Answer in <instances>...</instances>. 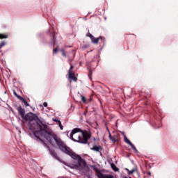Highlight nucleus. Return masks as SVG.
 <instances>
[{"label": "nucleus", "instance_id": "obj_1", "mask_svg": "<svg viewBox=\"0 0 178 178\" xmlns=\"http://www.w3.org/2000/svg\"><path fill=\"white\" fill-rule=\"evenodd\" d=\"M44 132H45L44 138L48 141V143L54 145V143H52V138H53L56 142L57 147H58V149L60 151H62V152H64V154L69 155V156H71L72 159H78L79 166H81V165H83V166H86V161L81 159L80 156L73 152V151L70 149V147H67V145H66V144L63 142L60 138H58L56 134H55L51 131H44Z\"/></svg>", "mask_w": 178, "mask_h": 178}, {"label": "nucleus", "instance_id": "obj_2", "mask_svg": "<svg viewBox=\"0 0 178 178\" xmlns=\"http://www.w3.org/2000/svg\"><path fill=\"white\" fill-rule=\"evenodd\" d=\"M70 138L75 143L87 144L88 140L91 138V133L87 130L83 131L80 128H74L70 134Z\"/></svg>", "mask_w": 178, "mask_h": 178}, {"label": "nucleus", "instance_id": "obj_3", "mask_svg": "<svg viewBox=\"0 0 178 178\" xmlns=\"http://www.w3.org/2000/svg\"><path fill=\"white\" fill-rule=\"evenodd\" d=\"M24 120L33 122V120H38L40 124H42V121L40 120L36 114L33 113H28L23 118Z\"/></svg>", "mask_w": 178, "mask_h": 178}, {"label": "nucleus", "instance_id": "obj_4", "mask_svg": "<svg viewBox=\"0 0 178 178\" xmlns=\"http://www.w3.org/2000/svg\"><path fill=\"white\" fill-rule=\"evenodd\" d=\"M43 145L47 147L50 155L53 158H54V159H56L57 161H60V159L59 158V156H58V154H56L55 149L49 148V146H48V145L45 142H43Z\"/></svg>", "mask_w": 178, "mask_h": 178}, {"label": "nucleus", "instance_id": "obj_5", "mask_svg": "<svg viewBox=\"0 0 178 178\" xmlns=\"http://www.w3.org/2000/svg\"><path fill=\"white\" fill-rule=\"evenodd\" d=\"M29 129L31 130H35V131H42V126L40 125L38 122H35L33 124L29 123Z\"/></svg>", "mask_w": 178, "mask_h": 178}, {"label": "nucleus", "instance_id": "obj_6", "mask_svg": "<svg viewBox=\"0 0 178 178\" xmlns=\"http://www.w3.org/2000/svg\"><path fill=\"white\" fill-rule=\"evenodd\" d=\"M95 172L98 178H114L113 175L103 174L101 170H98L97 168H95Z\"/></svg>", "mask_w": 178, "mask_h": 178}, {"label": "nucleus", "instance_id": "obj_7", "mask_svg": "<svg viewBox=\"0 0 178 178\" xmlns=\"http://www.w3.org/2000/svg\"><path fill=\"white\" fill-rule=\"evenodd\" d=\"M17 111H18L19 115H21V118H22V119H24V118L25 116L24 114L26 113V111H24V109L23 108H22V106L17 107Z\"/></svg>", "mask_w": 178, "mask_h": 178}, {"label": "nucleus", "instance_id": "obj_8", "mask_svg": "<svg viewBox=\"0 0 178 178\" xmlns=\"http://www.w3.org/2000/svg\"><path fill=\"white\" fill-rule=\"evenodd\" d=\"M91 149L92 151H95V152H100V155H102V153L101 152V151H102L103 148L102 147L101 145H93L92 148H91Z\"/></svg>", "mask_w": 178, "mask_h": 178}, {"label": "nucleus", "instance_id": "obj_9", "mask_svg": "<svg viewBox=\"0 0 178 178\" xmlns=\"http://www.w3.org/2000/svg\"><path fill=\"white\" fill-rule=\"evenodd\" d=\"M50 35H51L53 47H55V42L56 41V37L55 36V33H50Z\"/></svg>", "mask_w": 178, "mask_h": 178}, {"label": "nucleus", "instance_id": "obj_10", "mask_svg": "<svg viewBox=\"0 0 178 178\" xmlns=\"http://www.w3.org/2000/svg\"><path fill=\"white\" fill-rule=\"evenodd\" d=\"M99 40H104V38L100 37V38H95V37H94L93 39L91 40V41L93 44H98V42H99Z\"/></svg>", "mask_w": 178, "mask_h": 178}, {"label": "nucleus", "instance_id": "obj_11", "mask_svg": "<svg viewBox=\"0 0 178 178\" xmlns=\"http://www.w3.org/2000/svg\"><path fill=\"white\" fill-rule=\"evenodd\" d=\"M19 101H22V102L25 105V106H30V104H29V102L26 101V99L23 98L22 97H19Z\"/></svg>", "mask_w": 178, "mask_h": 178}, {"label": "nucleus", "instance_id": "obj_12", "mask_svg": "<svg viewBox=\"0 0 178 178\" xmlns=\"http://www.w3.org/2000/svg\"><path fill=\"white\" fill-rule=\"evenodd\" d=\"M109 138L110 140L115 144L116 141H118V139H116V136H113L109 133Z\"/></svg>", "mask_w": 178, "mask_h": 178}, {"label": "nucleus", "instance_id": "obj_13", "mask_svg": "<svg viewBox=\"0 0 178 178\" xmlns=\"http://www.w3.org/2000/svg\"><path fill=\"white\" fill-rule=\"evenodd\" d=\"M124 142L128 144V145H132L133 143L129 140V138H127V136H126V135L124 136Z\"/></svg>", "mask_w": 178, "mask_h": 178}, {"label": "nucleus", "instance_id": "obj_14", "mask_svg": "<svg viewBox=\"0 0 178 178\" xmlns=\"http://www.w3.org/2000/svg\"><path fill=\"white\" fill-rule=\"evenodd\" d=\"M111 167L113 169V170H114V172H119V168L118 167H116L115 163H111Z\"/></svg>", "mask_w": 178, "mask_h": 178}, {"label": "nucleus", "instance_id": "obj_15", "mask_svg": "<svg viewBox=\"0 0 178 178\" xmlns=\"http://www.w3.org/2000/svg\"><path fill=\"white\" fill-rule=\"evenodd\" d=\"M3 38H8V34L0 33V40H3Z\"/></svg>", "mask_w": 178, "mask_h": 178}, {"label": "nucleus", "instance_id": "obj_16", "mask_svg": "<svg viewBox=\"0 0 178 178\" xmlns=\"http://www.w3.org/2000/svg\"><path fill=\"white\" fill-rule=\"evenodd\" d=\"M128 171V175H133L136 171V168L132 169L131 170H129V169H126Z\"/></svg>", "mask_w": 178, "mask_h": 178}, {"label": "nucleus", "instance_id": "obj_17", "mask_svg": "<svg viewBox=\"0 0 178 178\" xmlns=\"http://www.w3.org/2000/svg\"><path fill=\"white\" fill-rule=\"evenodd\" d=\"M68 76H69V79H72L73 77H74V73L73 72H68Z\"/></svg>", "mask_w": 178, "mask_h": 178}, {"label": "nucleus", "instance_id": "obj_18", "mask_svg": "<svg viewBox=\"0 0 178 178\" xmlns=\"http://www.w3.org/2000/svg\"><path fill=\"white\" fill-rule=\"evenodd\" d=\"M81 101L82 102H83V104H86V102H87V99L86 98V97L81 95Z\"/></svg>", "mask_w": 178, "mask_h": 178}, {"label": "nucleus", "instance_id": "obj_19", "mask_svg": "<svg viewBox=\"0 0 178 178\" xmlns=\"http://www.w3.org/2000/svg\"><path fill=\"white\" fill-rule=\"evenodd\" d=\"M6 43L4 41H1L0 43V49H1L3 47H5Z\"/></svg>", "mask_w": 178, "mask_h": 178}, {"label": "nucleus", "instance_id": "obj_20", "mask_svg": "<svg viewBox=\"0 0 178 178\" xmlns=\"http://www.w3.org/2000/svg\"><path fill=\"white\" fill-rule=\"evenodd\" d=\"M130 147H131L132 149H134V151L137 152V148L136 147V146H134V145L132 143L130 145Z\"/></svg>", "mask_w": 178, "mask_h": 178}, {"label": "nucleus", "instance_id": "obj_21", "mask_svg": "<svg viewBox=\"0 0 178 178\" xmlns=\"http://www.w3.org/2000/svg\"><path fill=\"white\" fill-rule=\"evenodd\" d=\"M86 35L87 37H90L91 40H94V35H92L91 33H88Z\"/></svg>", "mask_w": 178, "mask_h": 178}, {"label": "nucleus", "instance_id": "obj_22", "mask_svg": "<svg viewBox=\"0 0 178 178\" xmlns=\"http://www.w3.org/2000/svg\"><path fill=\"white\" fill-rule=\"evenodd\" d=\"M86 35L87 37H90L91 40H94V35H92L91 33H88Z\"/></svg>", "mask_w": 178, "mask_h": 178}, {"label": "nucleus", "instance_id": "obj_23", "mask_svg": "<svg viewBox=\"0 0 178 178\" xmlns=\"http://www.w3.org/2000/svg\"><path fill=\"white\" fill-rule=\"evenodd\" d=\"M59 48V47H57L56 48L53 49V52L54 54H58V49Z\"/></svg>", "mask_w": 178, "mask_h": 178}, {"label": "nucleus", "instance_id": "obj_24", "mask_svg": "<svg viewBox=\"0 0 178 178\" xmlns=\"http://www.w3.org/2000/svg\"><path fill=\"white\" fill-rule=\"evenodd\" d=\"M60 51L62 52L63 56L66 57V53L65 52V50L63 49H62Z\"/></svg>", "mask_w": 178, "mask_h": 178}, {"label": "nucleus", "instance_id": "obj_25", "mask_svg": "<svg viewBox=\"0 0 178 178\" xmlns=\"http://www.w3.org/2000/svg\"><path fill=\"white\" fill-rule=\"evenodd\" d=\"M73 65H71V67H70V70H69V72H68V73H73Z\"/></svg>", "mask_w": 178, "mask_h": 178}, {"label": "nucleus", "instance_id": "obj_26", "mask_svg": "<svg viewBox=\"0 0 178 178\" xmlns=\"http://www.w3.org/2000/svg\"><path fill=\"white\" fill-rule=\"evenodd\" d=\"M58 126H59L60 130H63V126L62 125V122H60V124H58Z\"/></svg>", "mask_w": 178, "mask_h": 178}, {"label": "nucleus", "instance_id": "obj_27", "mask_svg": "<svg viewBox=\"0 0 178 178\" xmlns=\"http://www.w3.org/2000/svg\"><path fill=\"white\" fill-rule=\"evenodd\" d=\"M14 95H15V97H17V98H18V99H19V97H22V96L17 95V93L16 92V91H14Z\"/></svg>", "mask_w": 178, "mask_h": 178}, {"label": "nucleus", "instance_id": "obj_28", "mask_svg": "<svg viewBox=\"0 0 178 178\" xmlns=\"http://www.w3.org/2000/svg\"><path fill=\"white\" fill-rule=\"evenodd\" d=\"M72 80L74 81H77V77H76V75L74 76H72Z\"/></svg>", "mask_w": 178, "mask_h": 178}, {"label": "nucleus", "instance_id": "obj_29", "mask_svg": "<svg viewBox=\"0 0 178 178\" xmlns=\"http://www.w3.org/2000/svg\"><path fill=\"white\" fill-rule=\"evenodd\" d=\"M54 121L56 122V123H58V124L61 123L60 120H59L56 119V120H54Z\"/></svg>", "mask_w": 178, "mask_h": 178}, {"label": "nucleus", "instance_id": "obj_30", "mask_svg": "<svg viewBox=\"0 0 178 178\" xmlns=\"http://www.w3.org/2000/svg\"><path fill=\"white\" fill-rule=\"evenodd\" d=\"M43 106H44V108H47V106H48V103L47 102H44L43 103Z\"/></svg>", "mask_w": 178, "mask_h": 178}, {"label": "nucleus", "instance_id": "obj_31", "mask_svg": "<svg viewBox=\"0 0 178 178\" xmlns=\"http://www.w3.org/2000/svg\"><path fill=\"white\" fill-rule=\"evenodd\" d=\"M147 175H148L149 176H151V172H147Z\"/></svg>", "mask_w": 178, "mask_h": 178}, {"label": "nucleus", "instance_id": "obj_32", "mask_svg": "<svg viewBox=\"0 0 178 178\" xmlns=\"http://www.w3.org/2000/svg\"><path fill=\"white\" fill-rule=\"evenodd\" d=\"M89 73H90V74H91V73H92L91 70L89 71Z\"/></svg>", "mask_w": 178, "mask_h": 178}]
</instances>
